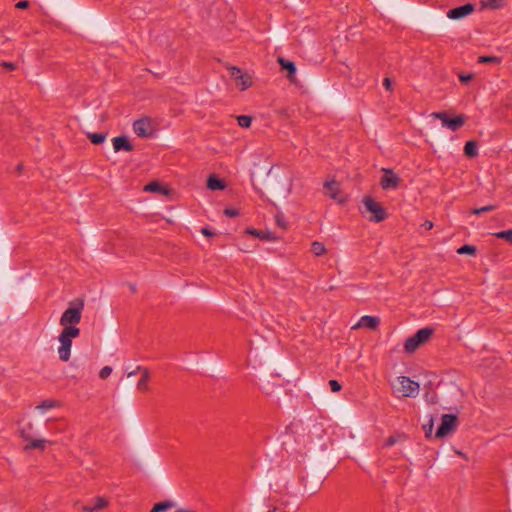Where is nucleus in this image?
<instances>
[{
    "label": "nucleus",
    "mask_w": 512,
    "mask_h": 512,
    "mask_svg": "<svg viewBox=\"0 0 512 512\" xmlns=\"http://www.w3.org/2000/svg\"><path fill=\"white\" fill-rule=\"evenodd\" d=\"M80 335V329L77 326H70L63 328L58 340L60 347L58 348V355L60 360L67 362L71 356L72 339Z\"/></svg>",
    "instance_id": "1"
},
{
    "label": "nucleus",
    "mask_w": 512,
    "mask_h": 512,
    "mask_svg": "<svg viewBox=\"0 0 512 512\" xmlns=\"http://www.w3.org/2000/svg\"><path fill=\"white\" fill-rule=\"evenodd\" d=\"M84 303L82 300L73 301L70 306L63 312L60 317L59 323L63 328L76 326L80 323L82 318V310Z\"/></svg>",
    "instance_id": "2"
},
{
    "label": "nucleus",
    "mask_w": 512,
    "mask_h": 512,
    "mask_svg": "<svg viewBox=\"0 0 512 512\" xmlns=\"http://www.w3.org/2000/svg\"><path fill=\"white\" fill-rule=\"evenodd\" d=\"M434 333V329L431 327H425L419 329L413 336L406 339L404 344V350L407 353L415 352L420 345L426 343Z\"/></svg>",
    "instance_id": "3"
},
{
    "label": "nucleus",
    "mask_w": 512,
    "mask_h": 512,
    "mask_svg": "<svg viewBox=\"0 0 512 512\" xmlns=\"http://www.w3.org/2000/svg\"><path fill=\"white\" fill-rule=\"evenodd\" d=\"M362 203L364 205L365 212L371 213L368 217L369 221L379 223L388 217L386 210L370 196H365Z\"/></svg>",
    "instance_id": "4"
},
{
    "label": "nucleus",
    "mask_w": 512,
    "mask_h": 512,
    "mask_svg": "<svg viewBox=\"0 0 512 512\" xmlns=\"http://www.w3.org/2000/svg\"><path fill=\"white\" fill-rule=\"evenodd\" d=\"M458 425V419L457 416L454 414H444L442 416V421L440 426L438 427L435 437L436 438H443L450 434L451 432L455 431Z\"/></svg>",
    "instance_id": "5"
},
{
    "label": "nucleus",
    "mask_w": 512,
    "mask_h": 512,
    "mask_svg": "<svg viewBox=\"0 0 512 512\" xmlns=\"http://www.w3.org/2000/svg\"><path fill=\"white\" fill-rule=\"evenodd\" d=\"M400 387L398 388L404 397L415 398L419 394L420 385L418 382L406 376L398 377Z\"/></svg>",
    "instance_id": "6"
},
{
    "label": "nucleus",
    "mask_w": 512,
    "mask_h": 512,
    "mask_svg": "<svg viewBox=\"0 0 512 512\" xmlns=\"http://www.w3.org/2000/svg\"><path fill=\"white\" fill-rule=\"evenodd\" d=\"M383 176L380 179V186L383 190L397 189L401 183L400 177L390 168H382Z\"/></svg>",
    "instance_id": "7"
},
{
    "label": "nucleus",
    "mask_w": 512,
    "mask_h": 512,
    "mask_svg": "<svg viewBox=\"0 0 512 512\" xmlns=\"http://www.w3.org/2000/svg\"><path fill=\"white\" fill-rule=\"evenodd\" d=\"M230 76L236 82L237 85H240L241 90H246L252 85V79L249 74L244 73L240 68L236 66L230 67Z\"/></svg>",
    "instance_id": "8"
},
{
    "label": "nucleus",
    "mask_w": 512,
    "mask_h": 512,
    "mask_svg": "<svg viewBox=\"0 0 512 512\" xmlns=\"http://www.w3.org/2000/svg\"><path fill=\"white\" fill-rule=\"evenodd\" d=\"M133 130L139 137H149L153 134L151 121L148 117H144L134 121Z\"/></svg>",
    "instance_id": "9"
},
{
    "label": "nucleus",
    "mask_w": 512,
    "mask_h": 512,
    "mask_svg": "<svg viewBox=\"0 0 512 512\" xmlns=\"http://www.w3.org/2000/svg\"><path fill=\"white\" fill-rule=\"evenodd\" d=\"M474 11V5L467 3L465 5L455 7L447 12V16L453 20H459L471 14Z\"/></svg>",
    "instance_id": "10"
},
{
    "label": "nucleus",
    "mask_w": 512,
    "mask_h": 512,
    "mask_svg": "<svg viewBox=\"0 0 512 512\" xmlns=\"http://www.w3.org/2000/svg\"><path fill=\"white\" fill-rule=\"evenodd\" d=\"M324 189L326 190V194L333 200H336L339 203L345 202V199L340 197L339 184L335 180L326 181L324 183Z\"/></svg>",
    "instance_id": "11"
},
{
    "label": "nucleus",
    "mask_w": 512,
    "mask_h": 512,
    "mask_svg": "<svg viewBox=\"0 0 512 512\" xmlns=\"http://www.w3.org/2000/svg\"><path fill=\"white\" fill-rule=\"evenodd\" d=\"M245 234L253 235L256 238H259L260 240L264 241H276L279 239L278 236H276L273 232L269 230H257L254 228H247L245 230Z\"/></svg>",
    "instance_id": "12"
},
{
    "label": "nucleus",
    "mask_w": 512,
    "mask_h": 512,
    "mask_svg": "<svg viewBox=\"0 0 512 512\" xmlns=\"http://www.w3.org/2000/svg\"><path fill=\"white\" fill-rule=\"evenodd\" d=\"M380 324V319L375 316L365 315L360 318L358 323L353 326V329L365 327L371 330H376Z\"/></svg>",
    "instance_id": "13"
},
{
    "label": "nucleus",
    "mask_w": 512,
    "mask_h": 512,
    "mask_svg": "<svg viewBox=\"0 0 512 512\" xmlns=\"http://www.w3.org/2000/svg\"><path fill=\"white\" fill-rule=\"evenodd\" d=\"M113 148L115 152L124 150L130 152L133 150V146L126 136H117L113 138Z\"/></svg>",
    "instance_id": "14"
},
{
    "label": "nucleus",
    "mask_w": 512,
    "mask_h": 512,
    "mask_svg": "<svg viewBox=\"0 0 512 512\" xmlns=\"http://www.w3.org/2000/svg\"><path fill=\"white\" fill-rule=\"evenodd\" d=\"M278 63L280 64L282 69H284L288 72L287 78L289 79V81L292 83H295V74H296L295 63L290 60L281 58V57L278 58Z\"/></svg>",
    "instance_id": "15"
},
{
    "label": "nucleus",
    "mask_w": 512,
    "mask_h": 512,
    "mask_svg": "<svg viewBox=\"0 0 512 512\" xmlns=\"http://www.w3.org/2000/svg\"><path fill=\"white\" fill-rule=\"evenodd\" d=\"M137 370H141V378L138 381L137 389L141 392H147L149 390V379L150 373L147 368H143L141 366H137Z\"/></svg>",
    "instance_id": "16"
},
{
    "label": "nucleus",
    "mask_w": 512,
    "mask_h": 512,
    "mask_svg": "<svg viewBox=\"0 0 512 512\" xmlns=\"http://www.w3.org/2000/svg\"><path fill=\"white\" fill-rule=\"evenodd\" d=\"M108 506V501L101 496L95 498V503L93 505H85L81 509L84 512H96L100 509H103Z\"/></svg>",
    "instance_id": "17"
},
{
    "label": "nucleus",
    "mask_w": 512,
    "mask_h": 512,
    "mask_svg": "<svg viewBox=\"0 0 512 512\" xmlns=\"http://www.w3.org/2000/svg\"><path fill=\"white\" fill-rule=\"evenodd\" d=\"M207 187L210 190H223L225 189L226 185L223 180L219 179L215 175H211L207 179Z\"/></svg>",
    "instance_id": "18"
},
{
    "label": "nucleus",
    "mask_w": 512,
    "mask_h": 512,
    "mask_svg": "<svg viewBox=\"0 0 512 512\" xmlns=\"http://www.w3.org/2000/svg\"><path fill=\"white\" fill-rule=\"evenodd\" d=\"M323 480H317L312 484H309L308 481L303 483L304 491L307 492L310 496L318 493L322 487Z\"/></svg>",
    "instance_id": "19"
},
{
    "label": "nucleus",
    "mask_w": 512,
    "mask_h": 512,
    "mask_svg": "<svg viewBox=\"0 0 512 512\" xmlns=\"http://www.w3.org/2000/svg\"><path fill=\"white\" fill-rule=\"evenodd\" d=\"M466 117L464 115H458L454 118H450L449 128L451 131H457L460 127H462L465 123Z\"/></svg>",
    "instance_id": "20"
},
{
    "label": "nucleus",
    "mask_w": 512,
    "mask_h": 512,
    "mask_svg": "<svg viewBox=\"0 0 512 512\" xmlns=\"http://www.w3.org/2000/svg\"><path fill=\"white\" fill-rule=\"evenodd\" d=\"M464 154L470 158L477 156L478 155L477 143L473 140L467 141L464 146Z\"/></svg>",
    "instance_id": "21"
},
{
    "label": "nucleus",
    "mask_w": 512,
    "mask_h": 512,
    "mask_svg": "<svg viewBox=\"0 0 512 512\" xmlns=\"http://www.w3.org/2000/svg\"><path fill=\"white\" fill-rule=\"evenodd\" d=\"M175 506H176L175 502L170 501V500H165V501L158 502V503L154 504L151 512H164V511L171 509Z\"/></svg>",
    "instance_id": "22"
},
{
    "label": "nucleus",
    "mask_w": 512,
    "mask_h": 512,
    "mask_svg": "<svg viewBox=\"0 0 512 512\" xmlns=\"http://www.w3.org/2000/svg\"><path fill=\"white\" fill-rule=\"evenodd\" d=\"M27 442L28 444L24 447L25 450L40 449L43 451L47 441L43 439H32L31 437Z\"/></svg>",
    "instance_id": "23"
},
{
    "label": "nucleus",
    "mask_w": 512,
    "mask_h": 512,
    "mask_svg": "<svg viewBox=\"0 0 512 512\" xmlns=\"http://www.w3.org/2000/svg\"><path fill=\"white\" fill-rule=\"evenodd\" d=\"M59 403L52 399H45L43 400L39 405H37V409L41 410L42 412L58 407Z\"/></svg>",
    "instance_id": "24"
},
{
    "label": "nucleus",
    "mask_w": 512,
    "mask_h": 512,
    "mask_svg": "<svg viewBox=\"0 0 512 512\" xmlns=\"http://www.w3.org/2000/svg\"><path fill=\"white\" fill-rule=\"evenodd\" d=\"M478 63L480 64H500L501 58L497 56H479Z\"/></svg>",
    "instance_id": "25"
},
{
    "label": "nucleus",
    "mask_w": 512,
    "mask_h": 512,
    "mask_svg": "<svg viewBox=\"0 0 512 512\" xmlns=\"http://www.w3.org/2000/svg\"><path fill=\"white\" fill-rule=\"evenodd\" d=\"M311 252L315 256H321V255H323L326 252V248H325L323 243L318 242V241H314L311 244Z\"/></svg>",
    "instance_id": "26"
},
{
    "label": "nucleus",
    "mask_w": 512,
    "mask_h": 512,
    "mask_svg": "<svg viewBox=\"0 0 512 512\" xmlns=\"http://www.w3.org/2000/svg\"><path fill=\"white\" fill-rule=\"evenodd\" d=\"M484 8L498 9L503 6V0H480Z\"/></svg>",
    "instance_id": "27"
},
{
    "label": "nucleus",
    "mask_w": 512,
    "mask_h": 512,
    "mask_svg": "<svg viewBox=\"0 0 512 512\" xmlns=\"http://www.w3.org/2000/svg\"><path fill=\"white\" fill-rule=\"evenodd\" d=\"M87 137L95 145L103 143L106 139V135L103 133H88Z\"/></svg>",
    "instance_id": "28"
},
{
    "label": "nucleus",
    "mask_w": 512,
    "mask_h": 512,
    "mask_svg": "<svg viewBox=\"0 0 512 512\" xmlns=\"http://www.w3.org/2000/svg\"><path fill=\"white\" fill-rule=\"evenodd\" d=\"M144 191L165 193V189L158 182H150L144 187Z\"/></svg>",
    "instance_id": "29"
},
{
    "label": "nucleus",
    "mask_w": 512,
    "mask_h": 512,
    "mask_svg": "<svg viewBox=\"0 0 512 512\" xmlns=\"http://www.w3.org/2000/svg\"><path fill=\"white\" fill-rule=\"evenodd\" d=\"M477 252V249L473 245L465 244L457 249V253L460 255L468 254V255H475Z\"/></svg>",
    "instance_id": "30"
},
{
    "label": "nucleus",
    "mask_w": 512,
    "mask_h": 512,
    "mask_svg": "<svg viewBox=\"0 0 512 512\" xmlns=\"http://www.w3.org/2000/svg\"><path fill=\"white\" fill-rule=\"evenodd\" d=\"M494 236L499 239H504L512 245V229L499 231L497 233H494Z\"/></svg>",
    "instance_id": "31"
},
{
    "label": "nucleus",
    "mask_w": 512,
    "mask_h": 512,
    "mask_svg": "<svg viewBox=\"0 0 512 512\" xmlns=\"http://www.w3.org/2000/svg\"><path fill=\"white\" fill-rule=\"evenodd\" d=\"M238 125L242 128H249L251 126L252 117L241 115L237 117Z\"/></svg>",
    "instance_id": "32"
},
{
    "label": "nucleus",
    "mask_w": 512,
    "mask_h": 512,
    "mask_svg": "<svg viewBox=\"0 0 512 512\" xmlns=\"http://www.w3.org/2000/svg\"><path fill=\"white\" fill-rule=\"evenodd\" d=\"M434 118L440 119L442 121V125L448 127L450 117L445 112H434L432 113Z\"/></svg>",
    "instance_id": "33"
},
{
    "label": "nucleus",
    "mask_w": 512,
    "mask_h": 512,
    "mask_svg": "<svg viewBox=\"0 0 512 512\" xmlns=\"http://www.w3.org/2000/svg\"><path fill=\"white\" fill-rule=\"evenodd\" d=\"M495 206L493 205H487V206H484V207H481V208H475L471 211L472 214L474 215H479L481 213H484V212H489V211H493L495 210Z\"/></svg>",
    "instance_id": "34"
},
{
    "label": "nucleus",
    "mask_w": 512,
    "mask_h": 512,
    "mask_svg": "<svg viewBox=\"0 0 512 512\" xmlns=\"http://www.w3.org/2000/svg\"><path fill=\"white\" fill-rule=\"evenodd\" d=\"M31 429H32V424H31V423H29V424L27 425V428H22V429L20 430V436H21V438H22L24 441H29V440H30L31 436H30V434H29V432H28V431H30Z\"/></svg>",
    "instance_id": "35"
},
{
    "label": "nucleus",
    "mask_w": 512,
    "mask_h": 512,
    "mask_svg": "<svg viewBox=\"0 0 512 512\" xmlns=\"http://www.w3.org/2000/svg\"><path fill=\"white\" fill-rule=\"evenodd\" d=\"M423 430L425 431V436L429 438L432 434L433 430V418L430 417L429 422L423 425Z\"/></svg>",
    "instance_id": "36"
},
{
    "label": "nucleus",
    "mask_w": 512,
    "mask_h": 512,
    "mask_svg": "<svg viewBox=\"0 0 512 512\" xmlns=\"http://www.w3.org/2000/svg\"><path fill=\"white\" fill-rule=\"evenodd\" d=\"M111 373H112V368L110 366H104L99 372V377L101 379H106L110 376Z\"/></svg>",
    "instance_id": "37"
},
{
    "label": "nucleus",
    "mask_w": 512,
    "mask_h": 512,
    "mask_svg": "<svg viewBox=\"0 0 512 512\" xmlns=\"http://www.w3.org/2000/svg\"><path fill=\"white\" fill-rule=\"evenodd\" d=\"M223 213L225 216H227L229 218H234L239 215V211L234 208H226Z\"/></svg>",
    "instance_id": "38"
},
{
    "label": "nucleus",
    "mask_w": 512,
    "mask_h": 512,
    "mask_svg": "<svg viewBox=\"0 0 512 512\" xmlns=\"http://www.w3.org/2000/svg\"><path fill=\"white\" fill-rule=\"evenodd\" d=\"M329 386L333 392H339L342 388L341 384L337 380H330Z\"/></svg>",
    "instance_id": "39"
},
{
    "label": "nucleus",
    "mask_w": 512,
    "mask_h": 512,
    "mask_svg": "<svg viewBox=\"0 0 512 512\" xmlns=\"http://www.w3.org/2000/svg\"><path fill=\"white\" fill-rule=\"evenodd\" d=\"M15 7L18 9H26L29 7V2L27 0H21L16 3Z\"/></svg>",
    "instance_id": "40"
},
{
    "label": "nucleus",
    "mask_w": 512,
    "mask_h": 512,
    "mask_svg": "<svg viewBox=\"0 0 512 512\" xmlns=\"http://www.w3.org/2000/svg\"><path fill=\"white\" fill-rule=\"evenodd\" d=\"M472 78H473V74H468V75L460 74V75H459V80H460L462 83H467V82H468V81H470Z\"/></svg>",
    "instance_id": "41"
},
{
    "label": "nucleus",
    "mask_w": 512,
    "mask_h": 512,
    "mask_svg": "<svg viewBox=\"0 0 512 512\" xmlns=\"http://www.w3.org/2000/svg\"><path fill=\"white\" fill-rule=\"evenodd\" d=\"M397 439L395 436H390L386 442H385V446L387 447H390V446H393L395 443H396Z\"/></svg>",
    "instance_id": "42"
},
{
    "label": "nucleus",
    "mask_w": 512,
    "mask_h": 512,
    "mask_svg": "<svg viewBox=\"0 0 512 512\" xmlns=\"http://www.w3.org/2000/svg\"><path fill=\"white\" fill-rule=\"evenodd\" d=\"M422 227L425 229V230H431L433 228V222L429 221V220H426L423 224H422Z\"/></svg>",
    "instance_id": "43"
},
{
    "label": "nucleus",
    "mask_w": 512,
    "mask_h": 512,
    "mask_svg": "<svg viewBox=\"0 0 512 512\" xmlns=\"http://www.w3.org/2000/svg\"><path fill=\"white\" fill-rule=\"evenodd\" d=\"M383 85H384V87H385L387 90H390L391 85H392V82H391L390 78H387V77H386V78H384V80H383Z\"/></svg>",
    "instance_id": "44"
},
{
    "label": "nucleus",
    "mask_w": 512,
    "mask_h": 512,
    "mask_svg": "<svg viewBox=\"0 0 512 512\" xmlns=\"http://www.w3.org/2000/svg\"><path fill=\"white\" fill-rule=\"evenodd\" d=\"M2 65L9 70H14L16 68V65L12 62H3Z\"/></svg>",
    "instance_id": "45"
},
{
    "label": "nucleus",
    "mask_w": 512,
    "mask_h": 512,
    "mask_svg": "<svg viewBox=\"0 0 512 512\" xmlns=\"http://www.w3.org/2000/svg\"><path fill=\"white\" fill-rule=\"evenodd\" d=\"M201 232H202V234H203V235H205V236H212V235L214 234V233H213L211 230H209L208 228H203V229L201 230Z\"/></svg>",
    "instance_id": "46"
},
{
    "label": "nucleus",
    "mask_w": 512,
    "mask_h": 512,
    "mask_svg": "<svg viewBox=\"0 0 512 512\" xmlns=\"http://www.w3.org/2000/svg\"><path fill=\"white\" fill-rule=\"evenodd\" d=\"M137 372H141V370H137V369H136V370H133V371L129 372V373L127 374V376H128V377H132V376L136 375V374H137Z\"/></svg>",
    "instance_id": "47"
},
{
    "label": "nucleus",
    "mask_w": 512,
    "mask_h": 512,
    "mask_svg": "<svg viewBox=\"0 0 512 512\" xmlns=\"http://www.w3.org/2000/svg\"><path fill=\"white\" fill-rule=\"evenodd\" d=\"M175 512H195V511L190 510V509L180 508V509H177Z\"/></svg>",
    "instance_id": "48"
},
{
    "label": "nucleus",
    "mask_w": 512,
    "mask_h": 512,
    "mask_svg": "<svg viewBox=\"0 0 512 512\" xmlns=\"http://www.w3.org/2000/svg\"><path fill=\"white\" fill-rule=\"evenodd\" d=\"M22 169H23V165L21 163L18 164L16 167L17 172L20 173L22 171Z\"/></svg>",
    "instance_id": "49"
},
{
    "label": "nucleus",
    "mask_w": 512,
    "mask_h": 512,
    "mask_svg": "<svg viewBox=\"0 0 512 512\" xmlns=\"http://www.w3.org/2000/svg\"><path fill=\"white\" fill-rule=\"evenodd\" d=\"M277 223H278V225H279V226H281V227H283V228L285 227L284 222H283V221H281L280 219H277Z\"/></svg>",
    "instance_id": "50"
}]
</instances>
